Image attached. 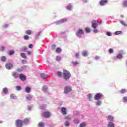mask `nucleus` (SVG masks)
Segmentation results:
<instances>
[{
    "label": "nucleus",
    "mask_w": 127,
    "mask_h": 127,
    "mask_svg": "<svg viewBox=\"0 0 127 127\" xmlns=\"http://www.w3.org/2000/svg\"><path fill=\"white\" fill-rule=\"evenodd\" d=\"M63 75L64 77V79L65 81H67V80H69L71 78V73L70 72L68 71V70H64L63 71Z\"/></svg>",
    "instance_id": "1"
},
{
    "label": "nucleus",
    "mask_w": 127,
    "mask_h": 127,
    "mask_svg": "<svg viewBox=\"0 0 127 127\" xmlns=\"http://www.w3.org/2000/svg\"><path fill=\"white\" fill-rule=\"evenodd\" d=\"M85 32L82 29H79L76 32V36L79 38H82V35H84Z\"/></svg>",
    "instance_id": "2"
},
{
    "label": "nucleus",
    "mask_w": 127,
    "mask_h": 127,
    "mask_svg": "<svg viewBox=\"0 0 127 127\" xmlns=\"http://www.w3.org/2000/svg\"><path fill=\"white\" fill-rule=\"evenodd\" d=\"M22 125H23V121L19 119L16 121V126L17 127H22Z\"/></svg>",
    "instance_id": "3"
},
{
    "label": "nucleus",
    "mask_w": 127,
    "mask_h": 127,
    "mask_svg": "<svg viewBox=\"0 0 127 127\" xmlns=\"http://www.w3.org/2000/svg\"><path fill=\"white\" fill-rule=\"evenodd\" d=\"M72 91V88L71 86H67L64 88V94H69L70 92Z\"/></svg>",
    "instance_id": "4"
},
{
    "label": "nucleus",
    "mask_w": 127,
    "mask_h": 127,
    "mask_svg": "<svg viewBox=\"0 0 127 127\" xmlns=\"http://www.w3.org/2000/svg\"><path fill=\"white\" fill-rule=\"evenodd\" d=\"M99 25V22L97 20H94L92 22V28H97Z\"/></svg>",
    "instance_id": "5"
},
{
    "label": "nucleus",
    "mask_w": 127,
    "mask_h": 127,
    "mask_svg": "<svg viewBox=\"0 0 127 127\" xmlns=\"http://www.w3.org/2000/svg\"><path fill=\"white\" fill-rule=\"evenodd\" d=\"M102 97H103V95L101 94L100 93H97L95 97H94V99L95 100H96V101H99V100H100Z\"/></svg>",
    "instance_id": "6"
},
{
    "label": "nucleus",
    "mask_w": 127,
    "mask_h": 127,
    "mask_svg": "<svg viewBox=\"0 0 127 127\" xmlns=\"http://www.w3.org/2000/svg\"><path fill=\"white\" fill-rule=\"evenodd\" d=\"M67 21V19L66 18H64V19H62L60 21H58L57 22H55V23L57 25H58L59 24H61V23H64V22H66Z\"/></svg>",
    "instance_id": "7"
},
{
    "label": "nucleus",
    "mask_w": 127,
    "mask_h": 127,
    "mask_svg": "<svg viewBox=\"0 0 127 127\" xmlns=\"http://www.w3.org/2000/svg\"><path fill=\"white\" fill-rule=\"evenodd\" d=\"M5 66L7 70H11V69H12V68L13 67L12 64L10 63H7Z\"/></svg>",
    "instance_id": "8"
},
{
    "label": "nucleus",
    "mask_w": 127,
    "mask_h": 127,
    "mask_svg": "<svg viewBox=\"0 0 127 127\" xmlns=\"http://www.w3.org/2000/svg\"><path fill=\"white\" fill-rule=\"evenodd\" d=\"M12 75L13 77L14 78V79H18V78H19V74L18 72H12Z\"/></svg>",
    "instance_id": "9"
},
{
    "label": "nucleus",
    "mask_w": 127,
    "mask_h": 127,
    "mask_svg": "<svg viewBox=\"0 0 127 127\" xmlns=\"http://www.w3.org/2000/svg\"><path fill=\"white\" fill-rule=\"evenodd\" d=\"M122 58H123V55L119 53L117 54L116 57H114V60H117V59H122Z\"/></svg>",
    "instance_id": "10"
},
{
    "label": "nucleus",
    "mask_w": 127,
    "mask_h": 127,
    "mask_svg": "<svg viewBox=\"0 0 127 127\" xmlns=\"http://www.w3.org/2000/svg\"><path fill=\"white\" fill-rule=\"evenodd\" d=\"M43 116L44 118H49L50 117V113L49 112H45L43 113Z\"/></svg>",
    "instance_id": "11"
},
{
    "label": "nucleus",
    "mask_w": 127,
    "mask_h": 127,
    "mask_svg": "<svg viewBox=\"0 0 127 127\" xmlns=\"http://www.w3.org/2000/svg\"><path fill=\"white\" fill-rule=\"evenodd\" d=\"M108 3V0H101L100 2V5L101 6H104V5H106Z\"/></svg>",
    "instance_id": "12"
},
{
    "label": "nucleus",
    "mask_w": 127,
    "mask_h": 127,
    "mask_svg": "<svg viewBox=\"0 0 127 127\" xmlns=\"http://www.w3.org/2000/svg\"><path fill=\"white\" fill-rule=\"evenodd\" d=\"M67 109L65 107H63L61 109V112H62V114H63V115H66L67 114Z\"/></svg>",
    "instance_id": "13"
},
{
    "label": "nucleus",
    "mask_w": 127,
    "mask_h": 127,
    "mask_svg": "<svg viewBox=\"0 0 127 127\" xmlns=\"http://www.w3.org/2000/svg\"><path fill=\"white\" fill-rule=\"evenodd\" d=\"M40 76L41 78H42V79H43V80H45V79H47V78L48 77L47 76V75L45 73H41Z\"/></svg>",
    "instance_id": "14"
},
{
    "label": "nucleus",
    "mask_w": 127,
    "mask_h": 127,
    "mask_svg": "<svg viewBox=\"0 0 127 127\" xmlns=\"http://www.w3.org/2000/svg\"><path fill=\"white\" fill-rule=\"evenodd\" d=\"M19 78L21 81H25V79H26V77L23 74H20Z\"/></svg>",
    "instance_id": "15"
},
{
    "label": "nucleus",
    "mask_w": 127,
    "mask_h": 127,
    "mask_svg": "<svg viewBox=\"0 0 127 127\" xmlns=\"http://www.w3.org/2000/svg\"><path fill=\"white\" fill-rule=\"evenodd\" d=\"M23 124H24L25 125H28V124H29V119L25 118L23 121Z\"/></svg>",
    "instance_id": "16"
},
{
    "label": "nucleus",
    "mask_w": 127,
    "mask_h": 127,
    "mask_svg": "<svg viewBox=\"0 0 127 127\" xmlns=\"http://www.w3.org/2000/svg\"><path fill=\"white\" fill-rule=\"evenodd\" d=\"M10 99H11L12 100H16V99H17V97H16V96H15L14 94H11L10 96Z\"/></svg>",
    "instance_id": "17"
},
{
    "label": "nucleus",
    "mask_w": 127,
    "mask_h": 127,
    "mask_svg": "<svg viewBox=\"0 0 127 127\" xmlns=\"http://www.w3.org/2000/svg\"><path fill=\"white\" fill-rule=\"evenodd\" d=\"M107 120L108 121L112 122V121H114V117H113L112 116L109 115L107 117Z\"/></svg>",
    "instance_id": "18"
},
{
    "label": "nucleus",
    "mask_w": 127,
    "mask_h": 127,
    "mask_svg": "<svg viewBox=\"0 0 127 127\" xmlns=\"http://www.w3.org/2000/svg\"><path fill=\"white\" fill-rule=\"evenodd\" d=\"M122 5L123 7H127V0L123 1L122 3Z\"/></svg>",
    "instance_id": "19"
},
{
    "label": "nucleus",
    "mask_w": 127,
    "mask_h": 127,
    "mask_svg": "<svg viewBox=\"0 0 127 127\" xmlns=\"http://www.w3.org/2000/svg\"><path fill=\"white\" fill-rule=\"evenodd\" d=\"M48 90V87H47V86H44L42 87V91L43 92H47V91Z\"/></svg>",
    "instance_id": "20"
},
{
    "label": "nucleus",
    "mask_w": 127,
    "mask_h": 127,
    "mask_svg": "<svg viewBox=\"0 0 127 127\" xmlns=\"http://www.w3.org/2000/svg\"><path fill=\"white\" fill-rule=\"evenodd\" d=\"M88 52L87 51H84L82 53L83 56H84L85 57L88 56Z\"/></svg>",
    "instance_id": "21"
},
{
    "label": "nucleus",
    "mask_w": 127,
    "mask_h": 127,
    "mask_svg": "<svg viewBox=\"0 0 127 127\" xmlns=\"http://www.w3.org/2000/svg\"><path fill=\"white\" fill-rule=\"evenodd\" d=\"M1 61L5 62V61H6V57L3 56L2 57H1Z\"/></svg>",
    "instance_id": "22"
},
{
    "label": "nucleus",
    "mask_w": 127,
    "mask_h": 127,
    "mask_svg": "<svg viewBox=\"0 0 127 127\" xmlns=\"http://www.w3.org/2000/svg\"><path fill=\"white\" fill-rule=\"evenodd\" d=\"M108 127H115L114 124L113 122H109L108 125Z\"/></svg>",
    "instance_id": "23"
},
{
    "label": "nucleus",
    "mask_w": 127,
    "mask_h": 127,
    "mask_svg": "<svg viewBox=\"0 0 127 127\" xmlns=\"http://www.w3.org/2000/svg\"><path fill=\"white\" fill-rule=\"evenodd\" d=\"M119 22H120V23H121V24H122V25H123V26H125V27L127 26V24H126L125 23V21H119Z\"/></svg>",
    "instance_id": "24"
},
{
    "label": "nucleus",
    "mask_w": 127,
    "mask_h": 127,
    "mask_svg": "<svg viewBox=\"0 0 127 127\" xmlns=\"http://www.w3.org/2000/svg\"><path fill=\"white\" fill-rule=\"evenodd\" d=\"M26 93H30V87H26L25 88Z\"/></svg>",
    "instance_id": "25"
},
{
    "label": "nucleus",
    "mask_w": 127,
    "mask_h": 127,
    "mask_svg": "<svg viewBox=\"0 0 127 127\" xmlns=\"http://www.w3.org/2000/svg\"><path fill=\"white\" fill-rule=\"evenodd\" d=\"M85 30L87 33H90V32H91V29L89 27H86Z\"/></svg>",
    "instance_id": "26"
},
{
    "label": "nucleus",
    "mask_w": 127,
    "mask_h": 127,
    "mask_svg": "<svg viewBox=\"0 0 127 127\" xmlns=\"http://www.w3.org/2000/svg\"><path fill=\"white\" fill-rule=\"evenodd\" d=\"M3 92L4 94H7V93H8V89H7L6 88H4L3 89Z\"/></svg>",
    "instance_id": "27"
},
{
    "label": "nucleus",
    "mask_w": 127,
    "mask_h": 127,
    "mask_svg": "<svg viewBox=\"0 0 127 127\" xmlns=\"http://www.w3.org/2000/svg\"><path fill=\"white\" fill-rule=\"evenodd\" d=\"M32 99V96L31 95H28L26 97L27 101H30Z\"/></svg>",
    "instance_id": "28"
},
{
    "label": "nucleus",
    "mask_w": 127,
    "mask_h": 127,
    "mask_svg": "<svg viewBox=\"0 0 127 127\" xmlns=\"http://www.w3.org/2000/svg\"><path fill=\"white\" fill-rule=\"evenodd\" d=\"M38 126L39 127H44V123L43 122H39V124H38Z\"/></svg>",
    "instance_id": "29"
},
{
    "label": "nucleus",
    "mask_w": 127,
    "mask_h": 127,
    "mask_svg": "<svg viewBox=\"0 0 127 127\" xmlns=\"http://www.w3.org/2000/svg\"><path fill=\"white\" fill-rule=\"evenodd\" d=\"M96 106H101L102 105V101L100 100H98L96 103Z\"/></svg>",
    "instance_id": "30"
},
{
    "label": "nucleus",
    "mask_w": 127,
    "mask_h": 127,
    "mask_svg": "<svg viewBox=\"0 0 127 127\" xmlns=\"http://www.w3.org/2000/svg\"><path fill=\"white\" fill-rule=\"evenodd\" d=\"M21 57L22 58L26 59V54H25V53H21Z\"/></svg>",
    "instance_id": "31"
},
{
    "label": "nucleus",
    "mask_w": 127,
    "mask_h": 127,
    "mask_svg": "<svg viewBox=\"0 0 127 127\" xmlns=\"http://www.w3.org/2000/svg\"><path fill=\"white\" fill-rule=\"evenodd\" d=\"M73 122L75 124H79V123L80 122V120H79V119L77 118H75L74 119Z\"/></svg>",
    "instance_id": "32"
},
{
    "label": "nucleus",
    "mask_w": 127,
    "mask_h": 127,
    "mask_svg": "<svg viewBox=\"0 0 127 127\" xmlns=\"http://www.w3.org/2000/svg\"><path fill=\"white\" fill-rule=\"evenodd\" d=\"M56 61H60L61 60V57H60L59 56H57L56 57Z\"/></svg>",
    "instance_id": "33"
},
{
    "label": "nucleus",
    "mask_w": 127,
    "mask_h": 127,
    "mask_svg": "<svg viewBox=\"0 0 127 127\" xmlns=\"http://www.w3.org/2000/svg\"><path fill=\"white\" fill-rule=\"evenodd\" d=\"M121 33H122V31H117L114 33V34H115V35H119V34H121Z\"/></svg>",
    "instance_id": "34"
},
{
    "label": "nucleus",
    "mask_w": 127,
    "mask_h": 127,
    "mask_svg": "<svg viewBox=\"0 0 127 127\" xmlns=\"http://www.w3.org/2000/svg\"><path fill=\"white\" fill-rule=\"evenodd\" d=\"M14 54V51L10 50L9 51V55H13Z\"/></svg>",
    "instance_id": "35"
},
{
    "label": "nucleus",
    "mask_w": 127,
    "mask_h": 127,
    "mask_svg": "<svg viewBox=\"0 0 127 127\" xmlns=\"http://www.w3.org/2000/svg\"><path fill=\"white\" fill-rule=\"evenodd\" d=\"M72 5H68L67 7H66V9L68 10H71V9H72Z\"/></svg>",
    "instance_id": "36"
},
{
    "label": "nucleus",
    "mask_w": 127,
    "mask_h": 127,
    "mask_svg": "<svg viewBox=\"0 0 127 127\" xmlns=\"http://www.w3.org/2000/svg\"><path fill=\"white\" fill-rule=\"evenodd\" d=\"M56 51L57 53H60V52H61V49H60V48H57Z\"/></svg>",
    "instance_id": "37"
},
{
    "label": "nucleus",
    "mask_w": 127,
    "mask_h": 127,
    "mask_svg": "<svg viewBox=\"0 0 127 127\" xmlns=\"http://www.w3.org/2000/svg\"><path fill=\"white\" fill-rule=\"evenodd\" d=\"M26 33L28 35H30V34H31V30H27V31H26Z\"/></svg>",
    "instance_id": "38"
},
{
    "label": "nucleus",
    "mask_w": 127,
    "mask_h": 127,
    "mask_svg": "<svg viewBox=\"0 0 127 127\" xmlns=\"http://www.w3.org/2000/svg\"><path fill=\"white\" fill-rule=\"evenodd\" d=\"M65 126L66 127H69V126H70V122L68 121H66L65 123Z\"/></svg>",
    "instance_id": "39"
},
{
    "label": "nucleus",
    "mask_w": 127,
    "mask_h": 127,
    "mask_svg": "<svg viewBox=\"0 0 127 127\" xmlns=\"http://www.w3.org/2000/svg\"><path fill=\"white\" fill-rule=\"evenodd\" d=\"M80 127H86V123L85 122H83L80 125Z\"/></svg>",
    "instance_id": "40"
},
{
    "label": "nucleus",
    "mask_w": 127,
    "mask_h": 127,
    "mask_svg": "<svg viewBox=\"0 0 127 127\" xmlns=\"http://www.w3.org/2000/svg\"><path fill=\"white\" fill-rule=\"evenodd\" d=\"M123 102H124V103H127V97H125L123 98Z\"/></svg>",
    "instance_id": "41"
},
{
    "label": "nucleus",
    "mask_w": 127,
    "mask_h": 127,
    "mask_svg": "<svg viewBox=\"0 0 127 127\" xmlns=\"http://www.w3.org/2000/svg\"><path fill=\"white\" fill-rule=\"evenodd\" d=\"M27 47H23L22 48H21V51H25L26 50H27Z\"/></svg>",
    "instance_id": "42"
},
{
    "label": "nucleus",
    "mask_w": 127,
    "mask_h": 127,
    "mask_svg": "<svg viewBox=\"0 0 127 127\" xmlns=\"http://www.w3.org/2000/svg\"><path fill=\"white\" fill-rule=\"evenodd\" d=\"M57 75L58 76V77H60V78H61V77H62V73H61V72H59V71H58L57 73Z\"/></svg>",
    "instance_id": "43"
},
{
    "label": "nucleus",
    "mask_w": 127,
    "mask_h": 127,
    "mask_svg": "<svg viewBox=\"0 0 127 127\" xmlns=\"http://www.w3.org/2000/svg\"><path fill=\"white\" fill-rule=\"evenodd\" d=\"M24 39L25 40H28V39H29V36H27V35H25L24 36Z\"/></svg>",
    "instance_id": "44"
},
{
    "label": "nucleus",
    "mask_w": 127,
    "mask_h": 127,
    "mask_svg": "<svg viewBox=\"0 0 127 127\" xmlns=\"http://www.w3.org/2000/svg\"><path fill=\"white\" fill-rule=\"evenodd\" d=\"M106 34L107 36H112V33L110 32H106Z\"/></svg>",
    "instance_id": "45"
},
{
    "label": "nucleus",
    "mask_w": 127,
    "mask_h": 127,
    "mask_svg": "<svg viewBox=\"0 0 127 127\" xmlns=\"http://www.w3.org/2000/svg\"><path fill=\"white\" fill-rule=\"evenodd\" d=\"M126 89H122L120 91V93H121V94H124L125 93H126Z\"/></svg>",
    "instance_id": "46"
},
{
    "label": "nucleus",
    "mask_w": 127,
    "mask_h": 127,
    "mask_svg": "<svg viewBox=\"0 0 127 127\" xmlns=\"http://www.w3.org/2000/svg\"><path fill=\"white\" fill-rule=\"evenodd\" d=\"M16 90L17 91H20L21 90V86H16Z\"/></svg>",
    "instance_id": "47"
},
{
    "label": "nucleus",
    "mask_w": 127,
    "mask_h": 127,
    "mask_svg": "<svg viewBox=\"0 0 127 127\" xmlns=\"http://www.w3.org/2000/svg\"><path fill=\"white\" fill-rule=\"evenodd\" d=\"M109 52L110 54L114 53V50L113 49H112V48H110L109 49Z\"/></svg>",
    "instance_id": "48"
},
{
    "label": "nucleus",
    "mask_w": 127,
    "mask_h": 127,
    "mask_svg": "<svg viewBox=\"0 0 127 127\" xmlns=\"http://www.w3.org/2000/svg\"><path fill=\"white\" fill-rule=\"evenodd\" d=\"M93 32H94V33H98V32H99V30H98V29H97V28H94V30H93Z\"/></svg>",
    "instance_id": "49"
},
{
    "label": "nucleus",
    "mask_w": 127,
    "mask_h": 127,
    "mask_svg": "<svg viewBox=\"0 0 127 127\" xmlns=\"http://www.w3.org/2000/svg\"><path fill=\"white\" fill-rule=\"evenodd\" d=\"M55 47H56V45H55V44L52 45L51 46L52 50H54V49H55Z\"/></svg>",
    "instance_id": "50"
},
{
    "label": "nucleus",
    "mask_w": 127,
    "mask_h": 127,
    "mask_svg": "<svg viewBox=\"0 0 127 127\" xmlns=\"http://www.w3.org/2000/svg\"><path fill=\"white\" fill-rule=\"evenodd\" d=\"M73 64L74 65H75V66L77 65H79V63H78V62L76 61V62H72Z\"/></svg>",
    "instance_id": "51"
},
{
    "label": "nucleus",
    "mask_w": 127,
    "mask_h": 127,
    "mask_svg": "<svg viewBox=\"0 0 127 127\" xmlns=\"http://www.w3.org/2000/svg\"><path fill=\"white\" fill-rule=\"evenodd\" d=\"M45 107H46V106L45 105H42L40 106V108L41 109H44L45 108Z\"/></svg>",
    "instance_id": "52"
},
{
    "label": "nucleus",
    "mask_w": 127,
    "mask_h": 127,
    "mask_svg": "<svg viewBox=\"0 0 127 127\" xmlns=\"http://www.w3.org/2000/svg\"><path fill=\"white\" fill-rule=\"evenodd\" d=\"M5 49V47L4 46L1 47V48H0L1 51H4Z\"/></svg>",
    "instance_id": "53"
},
{
    "label": "nucleus",
    "mask_w": 127,
    "mask_h": 127,
    "mask_svg": "<svg viewBox=\"0 0 127 127\" xmlns=\"http://www.w3.org/2000/svg\"><path fill=\"white\" fill-rule=\"evenodd\" d=\"M88 99H89V101H91V99H92V94L88 95Z\"/></svg>",
    "instance_id": "54"
},
{
    "label": "nucleus",
    "mask_w": 127,
    "mask_h": 127,
    "mask_svg": "<svg viewBox=\"0 0 127 127\" xmlns=\"http://www.w3.org/2000/svg\"><path fill=\"white\" fill-rule=\"evenodd\" d=\"M74 114L75 115V116H79V115H80V113H79V112L78 111H76L74 113Z\"/></svg>",
    "instance_id": "55"
},
{
    "label": "nucleus",
    "mask_w": 127,
    "mask_h": 127,
    "mask_svg": "<svg viewBox=\"0 0 127 127\" xmlns=\"http://www.w3.org/2000/svg\"><path fill=\"white\" fill-rule=\"evenodd\" d=\"M99 59H100V57H99L98 56H96L95 57V60H99Z\"/></svg>",
    "instance_id": "56"
},
{
    "label": "nucleus",
    "mask_w": 127,
    "mask_h": 127,
    "mask_svg": "<svg viewBox=\"0 0 127 127\" xmlns=\"http://www.w3.org/2000/svg\"><path fill=\"white\" fill-rule=\"evenodd\" d=\"M65 119L66 120H68V121H70V120H71V118L70 117V116H67L65 117Z\"/></svg>",
    "instance_id": "57"
},
{
    "label": "nucleus",
    "mask_w": 127,
    "mask_h": 127,
    "mask_svg": "<svg viewBox=\"0 0 127 127\" xmlns=\"http://www.w3.org/2000/svg\"><path fill=\"white\" fill-rule=\"evenodd\" d=\"M27 55H30V54H31V51H27Z\"/></svg>",
    "instance_id": "58"
},
{
    "label": "nucleus",
    "mask_w": 127,
    "mask_h": 127,
    "mask_svg": "<svg viewBox=\"0 0 127 127\" xmlns=\"http://www.w3.org/2000/svg\"><path fill=\"white\" fill-rule=\"evenodd\" d=\"M22 63L23 64H25L26 63V61L25 60H23L22 61Z\"/></svg>",
    "instance_id": "59"
},
{
    "label": "nucleus",
    "mask_w": 127,
    "mask_h": 127,
    "mask_svg": "<svg viewBox=\"0 0 127 127\" xmlns=\"http://www.w3.org/2000/svg\"><path fill=\"white\" fill-rule=\"evenodd\" d=\"M79 55H80V54H79V53H77L76 54V57L77 58H78Z\"/></svg>",
    "instance_id": "60"
},
{
    "label": "nucleus",
    "mask_w": 127,
    "mask_h": 127,
    "mask_svg": "<svg viewBox=\"0 0 127 127\" xmlns=\"http://www.w3.org/2000/svg\"><path fill=\"white\" fill-rule=\"evenodd\" d=\"M3 27H4V28H7V27H8V25L5 24L3 25Z\"/></svg>",
    "instance_id": "61"
},
{
    "label": "nucleus",
    "mask_w": 127,
    "mask_h": 127,
    "mask_svg": "<svg viewBox=\"0 0 127 127\" xmlns=\"http://www.w3.org/2000/svg\"><path fill=\"white\" fill-rule=\"evenodd\" d=\"M32 47H33V45H32V44H30L29 45V48H32Z\"/></svg>",
    "instance_id": "62"
},
{
    "label": "nucleus",
    "mask_w": 127,
    "mask_h": 127,
    "mask_svg": "<svg viewBox=\"0 0 127 127\" xmlns=\"http://www.w3.org/2000/svg\"><path fill=\"white\" fill-rule=\"evenodd\" d=\"M31 108H32L31 106H28V110L29 111H30V110H31Z\"/></svg>",
    "instance_id": "63"
},
{
    "label": "nucleus",
    "mask_w": 127,
    "mask_h": 127,
    "mask_svg": "<svg viewBox=\"0 0 127 127\" xmlns=\"http://www.w3.org/2000/svg\"><path fill=\"white\" fill-rule=\"evenodd\" d=\"M41 33V32H39V33H38L37 34V36H39V35H40V34Z\"/></svg>",
    "instance_id": "64"
}]
</instances>
